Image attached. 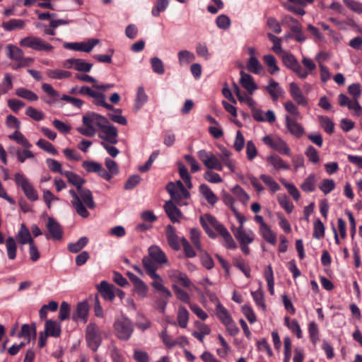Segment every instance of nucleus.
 <instances>
[{
    "mask_svg": "<svg viewBox=\"0 0 362 362\" xmlns=\"http://www.w3.org/2000/svg\"><path fill=\"white\" fill-rule=\"evenodd\" d=\"M63 175L67 178L70 184L76 188V191L70 189L69 192L72 197L71 201V206L74 208L78 216L82 218L88 217L89 212L86 208L95 209V203L91 191L83 187V184L86 182L85 179L71 171H64Z\"/></svg>",
    "mask_w": 362,
    "mask_h": 362,
    "instance_id": "obj_1",
    "label": "nucleus"
},
{
    "mask_svg": "<svg viewBox=\"0 0 362 362\" xmlns=\"http://www.w3.org/2000/svg\"><path fill=\"white\" fill-rule=\"evenodd\" d=\"M82 122L83 126L77 128V131L86 136H95L98 129H100L104 124L108 123L106 117L95 112H88L83 115Z\"/></svg>",
    "mask_w": 362,
    "mask_h": 362,
    "instance_id": "obj_2",
    "label": "nucleus"
},
{
    "mask_svg": "<svg viewBox=\"0 0 362 362\" xmlns=\"http://www.w3.org/2000/svg\"><path fill=\"white\" fill-rule=\"evenodd\" d=\"M42 89L45 91L52 99L46 100L47 104H53L57 98H60L61 100L71 103L73 106L81 108L83 105V101L81 99L74 98L67 95H62L60 96L59 92L56 90L50 84L43 83Z\"/></svg>",
    "mask_w": 362,
    "mask_h": 362,
    "instance_id": "obj_3",
    "label": "nucleus"
},
{
    "mask_svg": "<svg viewBox=\"0 0 362 362\" xmlns=\"http://www.w3.org/2000/svg\"><path fill=\"white\" fill-rule=\"evenodd\" d=\"M19 44L23 47L30 48L40 52H52L54 49V47L51 44L34 35H28L22 38Z\"/></svg>",
    "mask_w": 362,
    "mask_h": 362,
    "instance_id": "obj_4",
    "label": "nucleus"
},
{
    "mask_svg": "<svg viewBox=\"0 0 362 362\" xmlns=\"http://www.w3.org/2000/svg\"><path fill=\"white\" fill-rule=\"evenodd\" d=\"M114 329L116 336L121 340H128L134 332L132 322L127 317H122L115 320Z\"/></svg>",
    "mask_w": 362,
    "mask_h": 362,
    "instance_id": "obj_5",
    "label": "nucleus"
},
{
    "mask_svg": "<svg viewBox=\"0 0 362 362\" xmlns=\"http://www.w3.org/2000/svg\"><path fill=\"white\" fill-rule=\"evenodd\" d=\"M14 180L16 185L21 188L28 199L31 202L38 199L39 196L37 190L23 174H15Z\"/></svg>",
    "mask_w": 362,
    "mask_h": 362,
    "instance_id": "obj_6",
    "label": "nucleus"
},
{
    "mask_svg": "<svg viewBox=\"0 0 362 362\" xmlns=\"http://www.w3.org/2000/svg\"><path fill=\"white\" fill-rule=\"evenodd\" d=\"M197 156L206 168L218 171L223 170L224 164L213 152H208L204 149L199 150L197 152Z\"/></svg>",
    "mask_w": 362,
    "mask_h": 362,
    "instance_id": "obj_7",
    "label": "nucleus"
},
{
    "mask_svg": "<svg viewBox=\"0 0 362 362\" xmlns=\"http://www.w3.org/2000/svg\"><path fill=\"white\" fill-rule=\"evenodd\" d=\"M199 221L202 226L205 230L206 233L211 238H215L216 237V233L213 229L216 230L217 233L224 226L219 223L215 217L209 214H205L199 217Z\"/></svg>",
    "mask_w": 362,
    "mask_h": 362,
    "instance_id": "obj_8",
    "label": "nucleus"
},
{
    "mask_svg": "<svg viewBox=\"0 0 362 362\" xmlns=\"http://www.w3.org/2000/svg\"><path fill=\"white\" fill-rule=\"evenodd\" d=\"M143 265L147 274L152 279L151 286L157 291H160L164 287V281L162 277L156 272L158 267L153 261L148 258H143Z\"/></svg>",
    "mask_w": 362,
    "mask_h": 362,
    "instance_id": "obj_9",
    "label": "nucleus"
},
{
    "mask_svg": "<svg viewBox=\"0 0 362 362\" xmlns=\"http://www.w3.org/2000/svg\"><path fill=\"white\" fill-rule=\"evenodd\" d=\"M262 141L267 146L278 151L279 153L284 155L290 156V148L286 141L281 137L266 135L263 137Z\"/></svg>",
    "mask_w": 362,
    "mask_h": 362,
    "instance_id": "obj_10",
    "label": "nucleus"
},
{
    "mask_svg": "<svg viewBox=\"0 0 362 362\" xmlns=\"http://www.w3.org/2000/svg\"><path fill=\"white\" fill-rule=\"evenodd\" d=\"M86 339L88 346L96 351L101 343V337L98 326L95 323H89L86 327Z\"/></svg>",
    "mask_w": 362,
    "mask_h": 362,
    "instance_id": "obj_11",
    "label": "nucleus"
},
{
    "mask_svg": "<svg viewBox=\"0 0 362 362\" xmlns=\"http://www.w3.org/2000/svg\"><path fill=\"white\" fill-rule=\"evenodd\" d=\"M167 276L173 284H180L186 288L192 285V282L187 274L180 270L170 269L167 271Z\"/></svg>",
    "mask_w": 362,
    "mask_h": 362,
    "instance_id": "obj_12",
    "label": "nucleus"
},
{
    "mask_svg": "<svg viewBox=\"0 0 362 362\" xmlns=\"http://www.w3.org/2000/svg\"><path fill=\"white\" fill-rule=\"evenodd\" d=\"M82 167L88 173H97L98 176L107 181L110 180V175L107 174V171L103 165L95 161L84 160L82 163Z\"/></svg>",
    "mask_w": 362,
    "mask_h": 362,
    "instance_id": "obj_13",
    "label": "nucleus"
},
{
    "mask_svg": "<svg viewBox=\"0 0 362 362\" xmlns=\"http://www.w3.org/2000/svg\"><path fill=\"white\" fill-rule=\"evenodd\" d=\"M231 230L240 244H250L254 240V233L251 230H245L242 226L232 227Z\"/></svg>",
    "mask_w": 362,
    "mask_h": 362,
    "instance_id": "obj_14",
    "label": "nucleus"
},
{
    "mask_svg": "<svg viewBox=\"0 0 362 362\" xmlns=\"http://www.w3.org/2000/svg\"><path fill=\"white\" fill-rule=\"evenodd\" d=\"M46 228L49 231V234L46 235L47 239H49V237L56 240H59L62 238V228L54 218L52 217L47 218Z\"/></svg>",
    "mask_w": 362,
    "mask_h": 362,
    "instance_id": "obj_15",
    "label": "nucleus"
},
{
    "mask_svg": "<svg viewBox=\"0 0 362 362\" xmlns=\"http://www.w3.org/2000/svg\"><path fill=\"white\" fill-rule=\"evenodd\" d=\"M148 257L144 258H148L156 265V264H168V259L164 252L157 245H152L148 250Z\"/></svg>",
    "mask_w": 362,
    "mask_h": 362,
    "instance_id": "obj_16",
    "label": "nucleus"
},
{
    "mask_svg": "<svg viewBox=\"0 0 362 362\" xmlns=\"http://www.w3.org/2000/svg\"><path fill=\"white\" fill-rule=\"evenodd\" d=\"M164 209L167 216L173 223H180V220L183 218V215L180 210L171 200L165 202L164 204Z\"/></svg>",
    "mask_w": 362,
    "mask_h": 362,
    "instance_id": "obj_17",
    "label": "nucleus"
},
{
    "mask_svg": "<svg viewBox=\"0 0 362 362\" xmlns=\"http://www.w3.org/2000/svg\"><path fill=\"white\" fill-rule=\"evenodd\" d=\"M89 312V306L87 301L84 300L77 304L76 313L73 315V320L76 322L86 323Z\"/></svg>",
    "mask_w": 362,
    "mask_h": 362,
    "instance_id": "obj_18",
    "label": "nucleus"
},
{
    "mask_svg": "<svg viewBox=\"0 0 362 362\" xmlns=\"http://www.w3.org/2000/svg\"><path fill=\"white\" fill-rule=\"evenodd\" d=\"M239 82L250 95H252L258 88V86L255 82L252 76L243 71H240V78Z\"/></svg>",
    "mask_w": 362,
    "mask_h": 362,
    "instance_id": "obj_19",
    "label": "nucleus"
},
{
    "mask_svg": "<svg viewBox=\"0 0 362 362\" xmlns=\"http://www.w3.org/2000/svg\"><path fill=\"white\" fill-rule=\"evenodd\" d=\"M286 126L289 132L297 138H300L305 134V130L300 124L296 121V119L286 115L285 117Z\"/></svg>",
    "mask_w": 362,
    "mask_h": 362,
    "instance_id": "obj_20",
    "label": "nucleus"
},
{
    "mask_svg": "<svg viewBox=\"0 0 362 362\" xmlns=\"http://www.w3.org/2000/svg\"><path fill=\"white\" fill-rule=\"evenodd\" d=\"M102 134L100 137L110 142V144H115L117 143V130L112 125H107L104 124V127L100 129Z\"/></svg>",
    "mask_w": 362,
    "mask_h": 362,
    "instance_id": "obj_21",
    "label": "nucleus"
},
{
    "mask_svg": "<svg viewBox=\"0 0 362 362\" xmlns=\"http://www.w3.org/2000/svg\"><path fill=\"white\" fill-rule=\"evenodd\" d=\"M289 91L291 95L297 104L302 106H306L308 105L306 98L303 95L300 88L296 83L291 82L289 84Z\"/></svg>",
    "mask_w": 362,
    "mask_h": 362,
    "instance_id": "obj_22",
    "label": "nucleus"
},
{
    "mask_svg": "<svg viewBox=\"0 0 362 362\" xmlns=\"http://www.w3.org/2000/svg\"><path fill=\"white\" fill-rule=\"evenodd\" d=\"M165 233L169 245L173 250H179L180 249V243L175 228L171 225H168L166 226Z\"/></svg>",
    "mask_w": 362,
    "mask_h": 362,
    "instance_id": "obj_23",
    "label": "nucleus"
},
{
    "mask_svg": "<svg viewBox=\"0 0 362 362\" xmlns=\"http://www.w3.org/2000/svg\"><path fill=\"white\" fill-rule=\"evenodd\" d=\"M166 189L170 196L175 197L177 191L181 192L184 194L185 198H189L190 194L187 189L185 187L184 185L181 181H177L176 182H170L166 186Z\"/></svg>",
    "mask_w": 362,
    "mask_h": 362,
    "instance_id": "obj_24",
    "label": "nucleus"
},
{
    "mask_svg": "<svg viewBox=\"0 0 362 362\" xmlns=\"http://www.w3.org/2000/svg\"><path fill=\"white\" fill-rule=\"evenodd\" d=\"M16 239L22 245H30L34 243L30 230L24 224H21L20 230L16 235Z\"/></svg>",
    "mask_w": 362,
    "mask_h": 362,
    "instance_id": "obj_25",
    "label": "nucleus"
},
{
    "mask_svg": "<svg viewBox=\"0 0 362 362\" xmlns=\"http://www.w3.org/2000/svg\"><path fill=\"white\" fill-rule=\"evenodd\" d=\"M177 61L180 66L189 65L195 60L196 57L194 52L187 49H181L177 52Z\"/></svg>",
    "mask_w": 362,
    "mask_h": 362,
    "instance_id": "obj_26",
    "label": "nucleus"
},
{
    "mask_svg": "<svg viewBox=\"0 0 362 362\" xmlns=\"http://www.w3.org/2000/svg\"><path fill=\"white\" fill-rule=\"evenodd\" d=\"M98 288L105 300H113L115 297V286L110 285L103 281L98 286Z\"/></svg>",
    "mask_w": 362,
    "mask_h": 362,
    "instance_id": "obj_27",
    "label": "nucleus"
},
{
    "mask_svg": "<svg viewBox=\"0 0 362 362\" xmlns=\"http://www.w3.org/2000/svg\"><path fill=\"white\" fill-rule=\"evenodd\" d=\"M247 69L255 74L263 75L264 69L257 57H249L247 61Z\"/></svg>",
    "mask_w": 362,
    "mask_h": 362,
    "instance_id": "obj_28",
    "label": "nucleus"
},
{
    "mask_svg": "<svg viewBox=\"0 0 362 362\" xmlns=\"http://www.w3.org/2000/svg\"><path fill=\"white\" fill-rule=\"evenodd\" d=\"M220 149L221 154L219 156V158L231 173H234L235 171V161L230 158L232 152L225 147L221 148Z\"/></svg>",
    "mask_w": 362,
    "mask_h": 362,
    "instance_id": "obj_29",
    "label": "nucleus"
},
{
    "mask_svg": "<svg viewBox=\"0 0 362 362\" xmlns=\"http://www.w3.org/2000/svg\"><path fill=\"white\" fill-rule=\"evenodd\" d=\"M45 332L52 337H59L61 334L60 325L52 320H47L45 324Z\"/></svg>",
    "mask_w": 362,
    "mask_h": 362,
    "instance_id": "obj_30",
    "label": "nucleus"
},
{
    "mask_svg": "<svg viewBox=\"0 0 362 362\" xmlns=\"http://www.w3.org/2000/svg\"><path fill=\"white\" fill-rule=\"evenodd\" d=\"M266 90L269 93L273 101H276L284 93L281 87L273 79L269 80L268 86H266Z\"/></svg>",
    "mask_w": 362,
    "mask_h": 362,
    "instance_id": "obj_31",
    "label": "nucleus"
},
{
    "mask_svg": "<svg viewBox=\"0 0 362 362\" xmlns=\"http://www.w3.org/2000/svg\"><path fill=\"white\" fill-rule=\"evenodd\" d=\"M218 233L223 238V245L226 248L231 250L237 248L236 243L225 226H223Z\"/></svg>",
    "mask_w": 362,
    "mask_h": 362,
    "instance_id": "obj_32",
    "label": "nucleus"
},
{
    "mask_svg": "<svg viewBox=\"0 0 362 362\" xmlns=\"http://www.w3.org/2000/svg\"><path fill=\"white\" fill-rule=\"evenodd\" d=\"M317 177L315 174H310L301 183L300 188L305 192H312L316 188Z\"/></svg>",
    "mask_w": 362,
    "mask_h": 362,
    "instance_id": "obj_33",
    "label": "nucleus"
},
{
    "mask_svg": "<svg viewBox=\"0 0 362 362\" xmlns=\"http://www.w3.org/2000/svg\"><path fill=\"white\" fill-rule=\"evenodd\" d=\"M1 26L6 31L23 29L25 26V21L22 19L14 18L8 21L3 22Z\"/></svg>",
    "mask_w": 362,
    "mask_h": 362,
    "instance_id": "obj_34",
    "label": "nucleus"
},
{
    "mask_svg": "<svg viewBox=\"0 0 362 362\" xmlns=\"http://www.w3.org/2000/svg\"><path fill=\"white\" fill-rule=\"evenodd\" d=\"M259 233L264 240L272 245H276V235L269 225L262 228H259Z\"/></svg>",
    "mask_w": 362,
    "mask_h": 362,
    "instance_id": "obj_35",
    "label": "nucleus"
},
{
    "mask_svg": "<svg viewBox=\"0 0 362 362\" xmlns=\"http://www.w3.org/2000/svg\"><path fill=\"white\" fill-rule=\"evenodd\" d=\"M6 55L10 59L18 62L20 59H23L24 53L23 50L17 46L9 44L6 46Z\"/></svg>",
    "mask_w": 362,
    "mask_h": 362,
    "instance_id": "obj_36",
    "label": "nucleus"
},
{
    "mask_svg": "<svg viewBox=\"0 0 362 362\" xmlns=\"http://www.w3.org/2000/svg\"><path fill=\"white\" fill-rule=\"evenodd\" d=\"M8 139L15 141L18 144L24 148H31L32 144L26 137L18 130H16L13 134L8 135Z\"/></svg>",
    "mask_w": 362,
    "mask_h": 362,
    "instance_id": "obj_37",
    "label": "nucleus"
},
{
    "mask_svg": "<svg viewBox=\"0 0 362 362\" xmlns=\"http://www.w3.org/2000/svg\"><path fill=\"white\" fill-rule=\"evenodd\" d=\"M263 60L267 66L268 72L270 74H276L279 72V68L276 63V59L272 54H266L263 57Z\"/></svg>",
    "mask_w": 362,
    "mask_h": 362,
    "instance_id": "obj_38",
    "label": "nucleus"
},
{
    "mask_svg": "<svg viewBox=\"0 0 362 362\" xmlns=\"http://www.w3.org/2000/svg\"><path fill=\"white\" fill-rule=\"evenodd\" d=\"M47 76L52 79L62 80L66 79L71 76V73L62 69H48L46 71Z\"/></svg>",
    "mask_w": 362,
    "mask_h": 362,
    "instance_id": "obj_39",
    "label": "nucleus"
},
{
    "mask_svg": "<svg viewBox=\"0 0 362 362\" xmlns=\"http://www.w3.org/2000/svg\"><path fill=\"white\" fill-rule=\"evenodd\" d=\"M259 179L264 183V185L272 193H275L280 189L279 185L272 176L266 174H262L259 176Z\"/></svg>",
    "mask_w": 362,
    "mask_h": 362,
    "instance_id": "obj_40",
    "label": "nucleus"
},
{
    "mask_svg": "<svg viewBox=\"0 0 362 362\" xmlns=\"http://www.w3.org/2000/svg\"><path fill=\"white\" fill-rule=\"evenodd\" d=\"M216 313L223 325L228 324L232 320V317L228 310L219 302H218L216 306Z\"/></svg>",
    "mask_w": 362,
    "mask_h": 362,
    "instance_id": "obj_41",
    "label": "nucleus"
},
{
    "mask_svg": "<svg viewBox=\"0 0 362 362\" xmlns=\"http://www.w3.org/2000/svg\"><path fill=\"white\" fill-rule=\"evenodd\" d=\"M148 101V95L145 93L144 88L141 86L139 87L134 103V108L139 110Z\"/></svg>",
    "mask_w": 362,
    "mask_h": 362,
    "instance_id": "obj_42",
    "label": "nucleus"
},
{
    "mask_svg": "<svg viewBox=\"0 0 362 362\" xmlns=\"http://www.w3.org/2000/svg\"><path fill=\"white\" fill-rule=\"evenodd\" d=\"M199 192L209 204H214L218 201V198L216 194L206 185H201L199 186Z\"/></svg>",
    "mask_w": 362,
    "mask_h": 362,
    "instance_id": "obj_43",
    "label": "nucleus"
},
{
    "mask_svg": "<svg viewBox=\"0 0 362 362\" xmlns=\"http://www.w3.org/2000/svg\"><path fill=\"white\" fill-rule=\"evenodd\" d=\"M6 252L9 259L13 260L16 257L17 245L13 237H8L6 241Z\"/></svg>",
    "mask_w": 362,
    "mask_h": 362,
    "instance_id": "obj_44",
    "label": "nucleus"
},
{
    "mask_svg": "<svg viewBox=\"0 0 362 362\" xmlns=\"http://www.w3.org/2000/svg\"><path fill=\"white\" fill-rule=\"evenodd\" d=\"M267 161L276 170H288L290 168L289 165L278 156H270L267 158Z\"/></svg>",
    "mask_w": 362,
    "mask_h": 362,
    "instance_id": "obj_45",
    "label": "nucleus"
},
{
    "mask_svg": "<svg viewBox=\"0 0 362 362\" xmlns=\"http://www.w3.org/2000/svg\"><path fill=\"white\" fill-rule=\"evenodd\" d=\"M99 42L100 40L96 38H89L86 41L78 42L79 52L89 53Z\"/></svg>",
    "mask_w": 362,
    "mask_h": 362,
    "instance_id": "obj_46",
    "label": "nucleus"
},
{
    "mask_svg": "<svg viewBox=\"0 0 362 362\" xmlns=\"http://www.w3.org/2000/svg\"><path fill=\"white\" fill-rule=\"evenodd\" d=\"M189 321V312L183 307L180 306L177 310V322L180 327L185 328L187 326Z\"/></svg>",
    "mask_w": 362,
    "mask_h": 362,
    "instance_id": "obj_47",
    "label": "nucleus"
},
{
    "mask_svg": "<svg viewBox=\"0 0 362 362\" xmlns=\"http://www.w3.org/2000/svg\"><path fill=\"white\" fill-rule=\"evenodd\" d=\"M16 94L22 98L33 102L38 100V96L34 92L25 88L16 89Z\"/></svg>",
    "mask_w": 362,
    "mask_h": 362,
    "instance_id": "obj_48",
    "label": "nucleus"
},
{
    "mask_svg": "<svg viewBox=\"0 0 362 362\" xmlns=\"http://www.w3.org/2000/svg\"><path fill=\"white\" fill-rule=\"evenodd\" d=\"M251 295L256 305L262 310H266V304L264 303V292L261 288L255 291H252Z\"/></svg>",
    "mask_w": 362,
    "mask_h": 362,
    "instance_id": "obj_49",
    "label": "nucleus"
},
{
    "mask_svg": "<svg viewBox=\"0 0 362 362\" xmlns=\"http://www.w3.org/2000/svg\"><path fill=\"white\" fill-rule=\"evenodd\" d=\"M33 332L35 334V327L32 328L28 324L23 325L21 332L18 333V337L19 338H24L26 344L30 343L31 339V332Z\"/></svg>",
    "mask_w": 362,
    "mask_h": 362,
    "instance_id": "obj_50",
    "label": "nucleus"
},
{
    "mask_svg": "<svg viewBox=\"0 0 362 362\" xmlns=\"http://www.w3.org/2000/svg\"><path fill=\"white\" fill-rule=\"evenodd\" d=\"M313 226V238L317 240L324 238L325 227L323 223L320 219H317L314 221Z\"/></svg>",
    "mask_w": 362,
    "mask_h": 362,
    "instance_id": "obj_51",
    "label": "nucleus"
},
{
    "mask_svg": "<svg viewBox=\"0 0 362 362\" xmlns=\"http://www.w3.org/2000/svg\"><path fill=\"white\" fill-rule=\"evenodd\" d=\"M88 241V240L86 237H81L77 242L69 243L68 245V250L71 252L76 253L87 245Z\"/></svg>",
    "mask_w": 362,
    "mask_h": 362,
    "instance_id": "obj_52",
    "label": "nucleus"
},
{
    "mask_svg": "<svg viewBox=\"0 0 362 362\" xmlns=\"http://www.w3.org/2000/svg\"><path fill=\"white\" fill-rule=\"evenodd\" d=\"M318 119L321 127L328 134H332L334 131V122L326 116H319Z\"/></svg>",
    "mask_w": 362,
    "mask_h": 362,
    "instance_id": "obj_53",
    "label": "nucleus"
},
{
    "mask_svg": "<svg viewBox=\"0 0 362 362\" xmlns=\"http://www.w3.org/2000/svg\"><path fill=\"white\" fill-rule=\"evenodd\" d=\"M233 192L243 204H245L249 202L250 195L239 185H236L233 188Z\"/></svg>",
    "mask_w": 362,
    "mask_h": 362,
    "instance_id": "obj_54",
    "label": "nucleus"
},
{
    "mask_svg": "<svg viewBox=\"0 0 362 362\" xmlns=\"http://www.w3.org/2000/svg\"><path fill=\"white\" fill-rule=\"evenodd\" d=\"M160 337L165 346L168 349H172L177 344V341L168 334L166 328H164L160 333Z\"/></svg>",
    "mask_w": 362,
    "mask_h": 362,
    "instance_id": "obj_55",
    "label": "nucleus"
},
{
    "mask_svg": "<svg viewBox=\"0 0 362 362\" xmlns=\"http://www.w3.org/2000/svg\"><path fill=\"white\" fill-rule=\"evenodd\" d=\"M12 76L9 73H6L4 80L0 83V93L3 94L6 93L8 90L12 89Z\"/></svg>",
    "mask_w": 362,
    "mask_h": 362,
    "instance_id": "obj_56",
    "label": "nucleus"
},
{
    "mask_svg": "<svg viewBox=\"0 0 362 362\" xmlns=\"http://www.w3.org/2000/svg\"><path fill=\"white\" fill-rule=\"evenodd\" d=\"M308 160L313 164H318L320 162V156L317 151L313 146H308L305 151Z\"/></svg>",
    "mask_w": 362,
    "mask_h": 362,
    "instance_id": "obj_57",
    "label": "nucleus"
},
{
    "mask_svg": "<svg viewBox=\"0 0 362 362\" xmlns=\"http://www.w3.org/2000/svg\"><path fill=\"white\" fill-rule=\"evenodd\" d=\"M36 145L41 149L47 151V153H49L52 155L58 154V151L55 148V147L51 143L48 142L47 141H46L45 139H39L37 141Z\"/></svg>",
    "mask_w": 362,
    "mask_h": 362,
    "instance_id": "obj_58",
    "label": "nucleus"
},
{
    "mask_svg": "<svg viewBox=\"0 0 362 362\" xmlns=\"http://www.w3.org/2000/svg\"><path fill=\"white\" fill-rule=\"evenodd\" d=\"M151 64L153 72L159 75H162L164 74V64L160 59L156 57L151 58Z\"/></svg>",
    "mask_w": 362,
    "mask_h": 362,
    "instance_id": "obj_59",
    "label": "nucleus"
},
{
    "mask_svg": "<svg viewBox=\"0 0 362 362\" xmlns=\"http://www.w3.org/2000/svg\"><path fill=\"white\" fill-rule=\"evenodd\" d=\"M335 182L332 179H324L319 185V189L325 194L330 193L335 188Z\"/></svg>",
    "mask_w": 362,
    "mask_h": 362,
    "instance_id": "obj_60",
    "label": "nucleus"
},
{
    "mask_svg": "<svg viewBox=\"0 0 362 362\" xmlns=\"http://www.w3.org/2000/svg\"><path fill=\"white\" fill-rule=\"evenodd\" d=\"M169 4V0H157L155 6L151 10L153 16H158L160 12L164 11Z\"/></svg>",
    "mask_w": 362,
    "mask_h": 362,
    "instance_id": "obj_61",
    "label": "nucleus"
},
{
    "mask_svg": "<svg viewBox=\"0 0 362 362\" xmlns=\"http://www.w3.org/2000/svg\"><path fill=\"white\" fill-rule=\"evenodd\" d=\"M134 285V291L140 297L145 298L148 290V286L141 279Z\"/></svg>",
    "mask_w": 362,
    "mask_h": 362,
    "instance_id": "obj_62",
    "label": "nucleus"
},
{
    "mask_svg": "<svg viewBox=\"0 0 362 362\" xmlns=\"http://www.w3.org/2000/svg\"><path fill=\"white\" fill-rule=\"evenodd\" d=\"M231 24L230 19L225 14L219 15L216 19V26L222 30H227Z\"/></svg>",
    "mask_w": 362,
    "mask_h": 362,
    "instance_id": "obj_63",
    "label": "nucleus"
},
{
    "mask_svg": "<svg viewBox=\"0 0 362 362\" xmlns=\"http://www.w3.org/2000/svg\"><path fill=\"white\" fill-rule=\"evenodd\" d=\"M105 164L107 170V174L110 175V180L114 175H116L119 173L117 164L113 160L106 158L105 160Z\"/></svg>",
    "mask_w": 362,
    "mask_h": 362,
    "instance_id": "obj_64",
    "label": "nucleus"
}]
</instances>
